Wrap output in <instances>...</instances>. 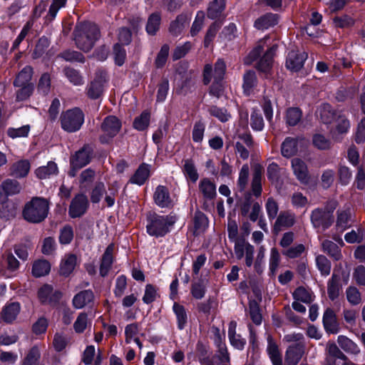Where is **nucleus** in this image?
Instances as JSON below:
<instances>
[{"label":"nucleus","mask_w":365,"mask_h":365,"mask_svg":"<svg viewBox=\"0 0 365 365\" xmlns=\"http://www.w3.org/2000/svg\"><path fill=\"white\" fill-rule=\"evenodd\" d=\"M226 71V65L222 59H218L215 64L214 71L212 65L206 64L203 72V81L205 85L210 83L212 78L217 81H222Z\"/></svg>","instance_id":"obj_8"},{"label":"nucleus","mask_w":365,"mask_h":365,"mask_svg":"<svg viewBox=\"0 0 365 365\" xmlns=\"http://www.w3.org/2000/svg\"><path fill=\"white\" fill-rule=\"evenodd\" d=\"M113 250L114 245L113 244L109 245L102 257L101 264L100 266V274L102 277L106 276L111 267L113 262Z\"/></svg>","instance_id":"obj_20"},{"label":"nucleus","mask_w":365,"mask_h":365,"mask_svg":"<svg viewBox=\"0 0 365 365\" xmlns=\"http://www.w3.org/2000/svg\"><path fill=\"white\" fill-rule=\"evenodd\" d=\"M58 171L56 163L49 161L46 165L40 166L36 169L34 173L38 179L43 180L57 175Z\"/></svg>","instance_id":"obj_25"},{"label":"nucleus","mask_w":365,"mask_h":365,"mask_svg":"<svg viewBox=\"0 0 365 365\" xmlns=\"http://www.w3.org/2000/svg\"><path fill=\"white\" fill-rule=\"evenodd\" d=\"M256 75L253 71H249L244 75L243 88L246 94L249 95L252 88L256 84Z\"/></svg>","instance_id":"obj_55"},{"label":"nucleus","mask_w":365,"mask_h":365,"mask_svg":"<svg viewBox=\"0 0 365 365\" xmlns=\"http://www.w3.org/2000/svg\"><path fill=\"white\" fill-rule=\"evenodd\" d=\"M51 269L50 263L46 259H39L34 262L32 267V274L36 277H41L48 274Z\"/></svg>","instance_id":"obj_42"},{"label":"nucleus","mask_w":365,"mask_h":365,"mask_svg":"<svg viewBox=\"0 0 365 365\" xmlns=\"http://www.w3.org/2000/svg\"><path fill=\"white\" fill-rule=\"evenodd\" d=\"M88 200L84 194L76 195L71 202L68 214L72 218L80 217L86 212Z\"/></svg>","instance_id":"obj_10"},{"label":"nucleus","mask_w":365,"mask_h":365,"mask_svg":"<svg viewBox=\"0 0 365 365\" xmlns=\"http://www.w3.org/2000/svg\"><path fill=\"white\" fill-rule=\"evenodd\" d=\"M295 222V216L294 213L289 211L281 212L275 222L274 227L276 229L280 230L281 227H292Z\"/></svg>","instance_id":"obj_33"},{"label":"nucleus","mask_w":365,"mask_h":365,"mask_svg":"<svg viewBox=\"0 0 365 365\" xmlns=\"http://www.w3.org/2000/svg\"><path fill=\"white\" fill-rule=\"evenodd\" d=\"M208 112L222 123L227 122L231 118L230 114L227 113L225 108H218L215 106L210 107Z\"/></svg>","instance_id":"obj_54"},{"label":"nucleus","mask_w":365,"mask_h":365,"mask_svg":"<svg viewBox=\"0 0 365 365\" xmlns=\"http://www.w3.org/2000/svg\"><path fill=\"white\" fill-rule=\"evenodd\" d=\"M304 345L302 343L289 346L286 351L285 361L289 365H297L304 354Z\"/></svg>","instance_id":"obj_15"},{"label":"nucleus","mask_w":365,"mask_h":365,"mask_svg":"<svg viewBox=\"0 0 365 365\" xmlns=\"http://www.w3.org/2000/svg\"><path fill=\"white\" fill-rule=\"evenodd\" d=\"M33 70L31 66L24 67L18 74L14 81L15 86H33L30 82L32 77Z\"/></svg>","instance_id":"obj_36"},{"label":"nucleus","mask_w":365,"mask_h":365,"mask_svg":"<svg viewBox=\"0 0 365 365\" xmlns=\"http://www.w3.org/2000/svg\"><path fill=\"white\" fill-rule=\"evenodd\" d=\"M240 123L242 125V129H238L236 133L237 137L240 139L248 148H251L253 145V140L250 133L247 130V118L248 113H240Z\"/></svg>","instance_id":"obj_17"},{"label":"nucleus","mask_w":365,"mask_h":365,"mask_svg":"<svg viewBox=\"0 0 365 365\" xmlns=\"http://www.w3.org/2000/svg\"><path fill=\"white\" fill-rule=\"evenodd\" d=\"M199 190L206 200H212L216 195V185L208 178H203L200 181Z\"/></svg>","instance_id":"obj_28"},{"label":"nucleus","mask_w":365,"mask_h":365,"mask_svg":"<svg viewBox=\"0 0 365 365\" xmlns=\"http://www.w3.org/2000/svg\"><path fill=\"white\" fill-rule=\"evenodd\" d=\"M315 262L317 269L322 276L327 277L330 274L331 264L330 261L324 255H317Z\"/></svg>","instance_id":"obj_46"},{"label":"nucleus","mask_w":365,"mask_h":365,"mask_svg":"<svg viewBox=\"0 0 365 365\" xmlns=\"http://www.w3.org/2000/svg\"><path fill=\"white\" fill-rule=\"evenodd\" d=\"M337 203L334 200L329 201L324 207H318L311 212L310 220L313 227L318 229V232L327 230L334 222V211Z\"/></svg>","instance_id":"obj_1"},{"label":"nucleus","mask_w":365,"mask_h":365,"mask_svg":"<svg viewBox=\"0 0 365 365\" xmlns=\"http://www.w3.org/2000/svg\"><path fill=\"white\" fill-rule=\"evenodd\" d=\"M250 125L252 130L261 131L264 127L263 118L259 110L254 109L251 113Z\"/></svg>","instance_id":"obj_50"},{"label":"nucleus","mask_w":365,"mask_h":365,"mask_svg":"<svg viewBox=\"0 0 365 365\" xmlns=\"http://www.w3.org/2000/svg\"><path fill=\"white\" fill-rule=\"evenodd\" d=\"M337 341L340 347L348 353L356 354L360 351L357 344L345 336H339Z\"/></svg>","instance_id":"obj_45"},{"label":"nucleus","mask_w":365,"mask_h":365,"mask_svg":"<svg viewBox=\"0 0 365 365\" xmlns=\"http://www.w3.org/2000/svg\"><path fill=\"white\" fill-rule=\"evenodd\" d=\"M249 172L250 169L248 165H243L240 171L237 180V186L240 191H243L247 187L248 182Z\"/></svg>","instance_id":"obj_59"},{"label":"nucleus","mask_w":365,"mask_h":365,"mask_svg":"<svg viewBox=\"0 0 365 365\" xmlns=\"http://www.w3.org/2000/svg\"><path fill=\"white\" fill-rule=\"evenodd\" d=\"M349 277L348 273L342 272L341 276L336 273V270L334 271L331 279L327 283V294L331 300H334L339 296L341 290V279H343L344 282L346 284Z\"/></svg>","instance_id":"obj_9"},{"label":"nucleus","mask_w":365,"mask_h":365,"mask_svg":"<svg viewBox=\"0 0 365 365\" xmlns=\"http://www.w3.org/2000/svg\"><path fill=\"white\" fill-rule=\"evenodd\" d=\"M106 81L105 77L94 79L87 87L88 97L93 99L99 98L103 91Z\"/></svg>","instance_id":"obj_23"},{"label":"nucleus","mask_w":365,"mask_h":365,"mask_svg":"<svg viewBox=\"0 0 365 365\" xmlns=\"http://www.w3.org/2000/svg\"><path fill=\"white\" fill-rule=\"evenodd\" d=\"M150 113L145 110L139 116H137L133 121V127L138 130H146L150 124Z\"/></svg>","instance_id":"obj_47"},{"label":"nucleus","mask_w":365,"mask_h":365,"mask_svg":"<svg viewBox=\"0 0 365 365\" xmlns=\"http://www.w3.org/2000/svg\"><path fill=\"white\" fill-rule=\"evenodd\" d=\"M293 297L295 300L309 304L313 300L312 292L304 287H299L293 292Z\"/></svg>","instance_id":"obj_49"},{"label":"nucleus","mask_w":365,"mask_h":365,"mask_svg":"<svg viewBox=\"0 0 365 365\" xmlns=\"http://www.w3.org/2000/svg\"><path fill=\"white\" fill-rule=\"evenodd\" d=\"M150 175L149 166L146 164L141 165L130 180V182L142 185Z\"/></svg>","instance_id":"obj_32"},{"label":"nucleus","mask_w":365,"mask_h":365,"mask_svg":"<svg viewBox=\"0 0 365 365\" xmlns=\"http://www.w3.org/2000/svg\"><path fill=\"white\" fill-rule=\"evenodd\" d=\"M337 214L336 227L341 232H343L349 226V222L351 221L352 212L350 208H346L339 210L337 211Z\"/></svg>","instance_id":"obj_38"},{"label":"nucleus","mask_w":365,"mask_h":365,"mask_svg":"<svg viewBox=\"0 0 365 365\" xmlns=\"http://www.w3.org/2000/svg\"><path fill=\"white\" fill-rule=\"evenodd\" d=\"M31 164L28 160L15 162L10 168V175L16 178H25L29 173Z\"/></svg>","instance_id":"obj_18"},{"label":"nucleus","mask_w":365,"mask_h":365,"mask_svg":"<svg viewBox=\"0 0 365 365\" xmlns=\"http://www.w3.org/2000/svg\"><path fill=\"white\" fill-rule=\"evenodd\" d=\"M175 222V219L173 216L150 215L148 218L147 232L155 237H163L170 232V227Z\"/></svg>","instance_id":"obj_3"},{"label":"nucleus","mask_w":365,"mask_h":365,"mask_svg":"<svg viewBox=\"0 0 365 365\" xmlns=\"http://www.w3.org/2000/svg\"><path fill=\"white\" fill-rule=\"evenodd\" d=\"M92 149L89 145L83 146L71 159V165L81 168L91 161Z\"/></svg>","instance_id":"obj_13"},{"label":"nucleus","mask_w":365,"mask_h":365,"mask_svg":"<svg viewBox=\"0 0 365 365\" xmlns=\"http://www.w3.org/2000/svg\"><path fill=\"white\" fill-rule=\"evenodd\" d=\"M277 45H272L269 47L263 56L260 58L257 68L264 73H267L272 66L273 57L277 50Z\"/></svg>","instance_id":"obj_19"},{"label":"nucleus","mask_w":365,"mask_h":365,"mask_svg":"<svg viewBox=\"0 0 365 365\" xmlns=\"http://www.w3.org/2000/svg\"><path fill=\"white\" fill-rule=\"evenodd\" d=\"M280 168L275 163H270L267 169L268 179L272 182H277L280 177Z\"/></svg>","instance_id":"obj_63"},{"label":"nucleus","mask_w":365,"mask_h":365,"mask_svg":"<svg viewBox=\"0 0 365 365\" xmlns=\"http://www.w3.org/2000/svg\"><path fill=\"white\" fill-rule=\"evenodd\" d=\"M205 13L202 11H197L195 20L192 23V25L190 29V35L192 36H196L200 31L202 29L204 21H205Z\"/></svg>","instance_id":"obj_56"},{"label":"nucleus","mask_w":365,"mask_h":365,"mask_svg":"<svg viewBox=\"0 0 365 365\" xmlns=\"http://www.w3.org/2000/svg\"><path fill=\"white\" fill-rule=\"evenodd\" d=\"M64 73L66 78L75 86L81 85L83 83V80L79 72L71 68L64 69Z\"/></svg>","instance_id":"obj_60"},{"label":"nucleus","mask_w":365,"mask_h":365,"mask_svg":"<svg viewBox=\"0 0 365 365\" xmlns=\"http://www.w3.org/2000/svg\"><path fill=\"white\" fill-rule=\"evenodd\" d=\"M280 262V255L277 250L274 247L270 250V257L269 259V269L272 275L277 272Z\"/></svg>","instance_id":"obj_57"},{"label":"nucleus","mask_w":365,"mask_h":365,"mask_svg":"<svg viewBox=\"0 0 365 365\" xmlns=\"http://www.w3.org/2000/svg\"><path fill=\"white\" fill-rule=\"evenodd\" d=\"M1 187L6 195H16L21 191V186L15 180L6 179L2 182Z\"/></svg>","instance_id":"obj_48"},{"label":"nucleus","mask_w":365,"mask_h":365,"mask_svg":"<svg viewBox=\"0 0 365 365\" xmlns=\"http://www.w3.org/2000/svg\"><path fill=\"white\" fill-rule=\"evenodd\" d=\"M173 311L176 318L178 329H184L188 322V315L185 308L179 303L174 302L173 305Z\"/></svg>","instance_id":"obj_24"},{"label":"nucleus","mask_w":365,"mask_h":365,"mask_svg":"<svg viewBox=\"0 0 365 365\" xmlns=\"http://www.w3.org/2000/svg\"><path fill=\"white\" fill-rule=\"evenodd\" d=\"M161 16L159 12L151 14L146 24V31L149 35H155L160 28Z\"/></svg>","instance_id":"obj_44"},{"label":"nucleus","mask_w":365,"mask_h":365,"mask_svg":"<svg viewBox=\"0 0 365 365\" xmlns=\"http://www.w3.org/2000/svg\"><path fill=\"white\" fill-rule=\"evenodd\" d=\"M21 310L19 302L7 303L2 309L0 319L6 323L13 322L17 317Z\"/></svg>","instance_id":"obj_16"},{"label":"nucleus","mask_w":365,"mask_h":365,"mask_svg":"<svg viewBox=\"0 0 365 365\" xmlns=\"http://www.w3.org/2000/svg\"><path fill=\"white\" fill-rule=\"evenodd\" d=\"M184 174L193 182L198 179V173L194 163L191 160H185L183 165Z\"/></svg>","instance_id":"obj_51"},{"label":"nucleus","mask_w":365,"mask_h":365,"mask_svg":"<svg viewBox=\"0 0 365 365\" xmlns=\"http://www.w3.org/2000/svg\"><path fill=\"white\" fill-rule=\"evenodd\" d=\"M322 250L335 260H339L342 257L339 247L334 242L325 240L322 242Z\"/></svg>","instance_id":"obj_34"},{"label":"nucleus","mask_w":365,"mask_h":365,"mask_svg":"<svg viewBox=\"0 0 365 365\" xmlns=\"http://www.w3.org/2000/svg\"><path fill=\"white\" fill-rule=\"evenodd\" d=\"M230 359L225 344L219 346L217 354L211 360L210 365H230Z\"/></svg>","instance_id":"obj_37"},{"label":"nucleus","mask_w":365,"mask_h":365,"mask_svg":"<svg viewBox=\"0 0 365 365\" xmlns=\"http://www.w3.org/2000/svg\"><path fill=\"white\" fill-rule=\"evenodd\" d=\"M294 175L301 183L307 184L309 181L308 169L306 163L299 158L292 160Z\"/></svg>","instance_id":"obj_14"},{"label":"nucleus","mask_w":365,"mask_h":365,"mask_svg":"<svg viewBox=\"0 0 365 365\" xmlns=\"http://www.w3.org/2000/svg\"><path fill=\"white\" fill-rule=\"evenodd\" d=\"M277 22V16L276 14H267L255 21V27L257 29L265 30L274 26Z\"/></svg>","instance_id":"obj_31"},{"label":"nucleus","mask_w":365,"mask_h":365,"mask_svg":"<svg viewBox=\"0 0 365 365\" xmlns=\"http://www.w3.org/2000/svg\"><path fill=\"white\" fill-rule=\"evenodd\" d=\"M263 173V168L257 165L254 168L252 180V191L253 195L258 197L262 193V177Z\"/></svg>","instance_id":"obj_29"},{"label":"nucleus","mask_w":365,"mask_h":365,"mask_svg":"<svg viewBox=\"0 0 365 365\" xmlns=\"http://www.w3.org/2000/svg\"><path fill=\"white\" fill-rule=\"evenodd\" d=\"M267 351L273 365H282L281 354L277 345L272 341L271 336L268 337V346Z\"/></svg>","instance_id":"obj_39"},{"label":"nucleus","mask_w":365,"mask_h":365,"mask_svg":"<svg viewBox=\"0 0 365 365\" xmlns=\"http://www.w3.org/2000/svg\"><path fill=\"white\" fill-rule=\"evenodd\" d=\"M77 264V257L73 254L66 255L60 264V274L67 277L73 272Z\"/></svg>","instance_id":"obj_21"},{"label":"nucleus","mask_w":365,"mask_h":365,"mask_svg":"<svg viewBox=\"0 0 365 365\" xmlns=\"http://www.w3.org/2000/svg\"><path fill=\"white\" fill-rule=\"evenodd\" d=\"M269 39L268 36L259 40L257 46L250 52L248 56L244 59L245 63L250 64L256 60L260 55L261 52L264 50L265 46H267V41Z\"/></svg>","instance_id":"obj_40"},{"label":"nucleus","mask_w":365,"mask_h":365,"mask_svg":"<svg viewBox=\"0 0 365 365\" xmlns=\"http://www.w3.org/2000/svg\"><path fill=\"white\" fill-rule=\"evenodd\" d=\"M319 112L322 121L325 124L331 123L335 118V114L331 111V106L328 104L323 105Z\"/></svg>","instance_id":"obj_62"},{"label":"nucleus","mask_w":365,"mask_h":365,"mask_svg":"<svg viewBox=\"0 0 365 365\" xmlns=\"http://www.w3.org/2000/svg\"><path fill=\"white\" fill-rule=\"evenodd\" d=\"M307 58V54L305 52L292 51L287 55L286 66L292 71H298L302 68Z\"/></svg>","instance_id":"obj_12"},{"label":"nucleus","mask_w":365,"mask_h":365,"mask_svg":"<svg viewBox=\"0 0 365 365\" xmlns=\"http://www.w3.org/2000/svg\"><path fill=\"white\" fill-rule=\"evenodd\" d=\"M302 118V112L297 108H290L286 112V122L289 125H296Z\"/></svg>","instance_id":"obj_53"},{"label":"nucleus","mask_w":365,"mask_h":365,"mask_svg":"<svg viewBox=\"0 0 365 365\" xmlns=\"http://www.w3.org/2000/svg\"><path fill=\"white\" fill-rule=\"evenodd\" d=\"M205 130V124L201 121H197L194 124L192 138L194 142L201 143L204 138V133Z\"/></svg>","instance_id":"obj_58"},{"label":"nucleus","mask_w":365,"mask_h":365,"mask_svg":"<svg viewBox=\"0 0 365 365\" xmlns=\"http://www.w3.org/2000/svg\"><path fill=\"white\" fill-rule=\"evenodd\" d=\"M297 152V141L294 138H287L282 144L281 153L285 158H290Z\"/></svg>","instance_id":"obj_43"},{"label":"nucleus","mask_w":365,"mask_h":365,"mask_svg":"<svg viewBox=\"0 0 365 365\" xmlns=\"http://www.w3.org/2000/svg\"><path fill=\"white\" fill-rule=\"evenodd\" d=\"M118 193V187L115 184L112 185L106 190V185L103 182H97L93 187L90 198L92 203H98L104 196V203L108 207L115 205V197Z\"/></svg>","instance_id":"obj_5"},{"label":"nucleus","mask_w":365,"mask_h":365,"mask_svg":"<svg viewBox=\"0 0 365 365\" xmlns=\"http://www.w3.org/2000/svg\"><path fill=\"white\" fill-rule=\"evenodd\" d=\"M189 22L187 15L182 14L178 15L176 19L173 21L169 27L170 33L173 36L180 35L183 29L186 27Z\"/></svg>","instance_id":"obj_26"},{"label":"nucleus","mask_w":365,"mask_h":365,"mask_svg":"<svg viewBox=\"0 0 365 365\" xmlns=\"http://www.w3.org/2000/svg\"><path fill=\"white\" fill-rule=\"evenodd\" d=\"M48 209V203L46 200L35 197L25 205L23 216L29 222L39 223L47 217Z\"/></svg>","instance_id":"obj_2"},{"label":"nucleus","mask_w":365,"mask_h":365,"mask_svg":"<svg viewBox=\"0 0 365 365\" xmlns=\"http://www.w3.org/2000/svg\"><path fill=\"white\" fill-rule=\"evenodd\" d=\"M94 296L91 290L82 291L76 294L73 299V304L76 309H82L90 304L93 300Z\"/></svg>","instance_id":"obj_30"},{"label":"nucleus","mask_w":365,"mask_h":365,"mask_svg":"<svg viewBox=\"0 0 365 365\" xmlns=\"http://www.w3.org/2000/svg\"><path fill=\"white\" fill-rule=\"evenodd\" d=\"M237 324L235 322H231L228 327V337L232 346L235 348L242 350L246 344L245 339L242 338L240 335L236 334Z\"/></svg>","instance_id":"obj_27"},{"label":"nucleus","mask_w":365,"mask_h":365,"mask_svg":"<svg viewBox=\"0 0 365 365\" xmlns=\"http://www.w3.org/2000/svg\"><path fill=\"white\" fill-rule=\"evenodd\" d=\"M327 350L329 354L327 358V365H337L336 359H346V356L334 343L328 344Z\"/></svg>","instance_id":"obj_35"},{"label":"nucleus","mask_w":365,"mask_h":365,"mask_svg":"<svg viewBox=\"0 0 365 365\" xmlns=\"http://www.w3.org/2000/svg\"><path fill=\"white\" fill-rule=\"evenodd\" d=\"M120 128L121 123L115 116L109 115L106 117L101 125L103 134L100 137L101 142L103 143H108L118 134Z\"/></svg>","instance_id":"obj_7"},{"label":"nucleus","mask_w":365,"mask_h":365,"mask_svg":"<svg viewBox=\"0 0 365 365\" xmlns=\"http://www.w3.org/2000/svg\"><path fill=\"white\" fill-rule=\"evenodd\" d=\"M99 36V29L96 24H86L76 34V46L84 52H88L93 48L95 41L98 39Z\"/></svg>","instance_id":"obj_4"},{"label":"nucleus","mask_w":365,"mask_h":365,"mask_svg":"<svg viewBox=\"0 0 365 365\" xmlns=\"http://www.w3.org/2000/svg\"><path fill=\"white\" fill-rule=\"evenodd\" d=\"M155 203L162 208H170L174 206L175 201L171 197L168 189L163 185H158L154 192Z\"/></svg>","instance_id":"obj_11"},{"label":"nucleus","mask_w":365,"mask_h":365,"mask_svg":"<svg viewBox=\"0 0 365 365\" xmlns=\"http://www.w3.org/2000/svg\"><path fill=\"white\" fill-rule=\"evenodd\" d=\"M61 125L63 130L68 133L76 132L84 122V114L78 108L69 109L61 115Z\"/></svg>","instance_id":"obj_6"},{"label":"nucleus","mask_w":365,"mask_h":365,"mask_svg":"<svg viewBox=\"0 0 365 365\" xmlns=\"http://www.w3.org/2000/svg\"><path fill=\"white\" fill-rule=\"evenodd\" d=\"M225 8V0H214L207 9V16L215 19L221 16Z\"/></svg>","instance_id":"obj_41"},{"label":"nucleus","mask_w":365,"mask_h":365,"mask_svg":"<svg viewBox=\"0 0 365 365\" xmlns=\"http://www.w3.org/2000/svg\"><path fill=\"white\" fill-rule=\"evenodd\" d=\"M323 324L325 330L331 334H336L339 330L336 315L331 309H327L323 315Z\"/></svg>","instance_id":"obj_22"},{"label":"nucleus","mask_w":365,"mask_h":365,"mask_svg":"<svg viewBox=\"0 0 365 365\" xmlns=\"http://www.w3.org/2000/svg\"><path fill=\"white\" fill-rule=\"evenodd\" d=\"M113 56L115 64L120 66L125 63L126 51L121 45L116 43L113 46Z\"/></svg>","instance_id":"obj_61"},{"label":"nucleus","mask_w":365,"mask_h":365,"mask_svg":"<svg viewBox=\"0 0 365 365\" xmlns=\"http://www.w3.org/2000/svg\"><path fill=\"white\" fill-rule=\"evenodd\" d=\"M346 297L351 305H358L361 303V294L354 286H350L346 289Z\"/></svg>","instance_id":"obj_52"},{"label":"nucleus","mask_w":365,"mask_h":365,"mask_svg":"<svg viewBox=\"0 0 365 365\" xmlns=\"http://www.w3.org/2000/svg\"><path fill=\"white\" fill-rule=\"evenodd\" d=\"M195 228L197 231L204 230L208 225V220L205 214L201 212H197L194 217Z\"/></svg>","instance_id":"obj_64"}]
</instances>
